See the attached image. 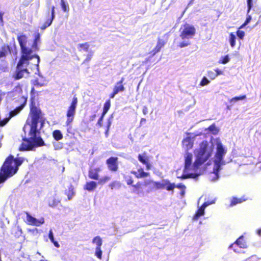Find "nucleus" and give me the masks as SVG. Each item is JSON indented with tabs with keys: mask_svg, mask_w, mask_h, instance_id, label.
<instances>
[{
	"mask_svg": "<svg viewBox=\"0 0 261 261\" xmlns=\"http://www.w3.org/2000/svg\"><path fill=\"white\" fill-rule=\"evenodd\" d=\"M30 117L31 119H28L23 127L25 133L29 132L28 136L23 139L20 147V150H32L34 147L44 145V141L40 135V129L43 125L40 120L41 111L33 103L31 107Z\"/></svg>",
	"mask_w": 261,
	"mask_h": 261,
	"instance_id": "1",
	"label": "nucleus"
},
{
	"mask_svg": "<svg viewBox=\"0 0 261 261\" xmlns=\"http://www.w3.org/2000/svg\"><path fill=\"white\" fill-rule=\"evenodd\" d=\"M17 39L21 47V58H30L33 61V67L37 68L38 64H39V57L34 54V52L39 50L38 45L41 43L40 35L39 33H36L34 35V40L31 47L30 43L28 40L25 35H20L17 37Z\"/></svg>",
	"mask_w": 261,
	"mask_h": 261,
	"instance_id": "2",
	"label": "nucleus"
},
{
	"mask_svg": "<svg viewBox=\"0 0 261 261\" xmlns=\"http://www.w3.org/2000/svg\"><path fill=\"white\" fill-rule=\"evenodd\" d=\"M185 167L186 174L189 178H195L204 171L203 163L198 159L193 163V155L189 152H186L184 156Z\"/></svg>",
	"mask_w": 261,
	"mask_h": 261,
	"instance_id": "3",
	"label": "nucleus"
},
{
	"mask_svg": "<svg viewBox=\"0 0 261 261\" xmlns=\"http://www.w3.org/2000/svg\"><path fill=\"white\" fill-rule=\"evenodd\" d=\"M213 147L215 148L216 152L213 158L214 171L217 172L221 167L225 164L224 156L227 152V148L222 143L219 138H212Z\"/></svg>",
	"mask_w": 261,
	"mask_h": 261,
	"instance_id": "4",
	"label": "nucleus"
},
{
	"mask_svg": "<svg viewBox=\"0 0 261 261\" xmlns=\"http://www.w3.org/2000/svg\"><path fill=\"white\" fill-rule=\"evenodd\" d=\"M33 61L31 60L30 58H20L17 66L16 73L14 75L16 80H19L23 77L27 76L30 73V69L35 74L39 72V64L37 68L33 67Z\"/></svg>",
	"mask_w": 261,
	"mask_h": 261,
	"instance_id": "5",
	"label": "nucleus"
},
{
	"mask_svg": "<svg viewBox=\"0 0 261 261\" xmlns=\"http://www.w3.org/2000/svg\"><path fill=\"white\" fill-rule=\"evenodd\" d=\"M196 34V29L190 24L186 23L181 26L179 29V37L182 41L178 46L181 47L188 46L190 44V40L192 39Z\"/></svg>",
	"mask_w": 261,
	"mask_h": 261,
	"instance_id": "6",
	"label": "nucleus"
},
{
	"mask_svg": "<svg viewBox=\"0 0 261 261\" xmlns=\"http://www.w3.org/2000/svg\"><path fill=\"white\" fill-rule=\"evenodd\" d=\"M213 152V143L211 140V143L207 141L201 142L199 147L195 150L194 153L196 158L204 163L212 156Z\"/></svg>",
	"mask_w": 261,
	"mask_h": 261,
	"instance_id": "7",
	"label": "nucleus"
},
{
	"mask_svg": "<svg viewBox=\"0 0 261 261\" xmlns=\"http://www.w3.org/2000/svg\"><path fill=\"white\" fill-rule=\"evenodd\" d=\"M77 105V98L75 96H74L72 98L70 105L68 107L67 110V120L66 123L67 125H69L74 119Z\"/></svg>",
	"mask_w": 261,
	"mask_h": 261,
	"instance_id": "8",
	"label": "nucleus"
},
{
	"mask_svg": "<svg viewBox=\"0 0 261 261\" xmlns=\"http://www.w3.org/2000/svg\"><path fill=\"white\" fill-rule=\"evenodd\" d=\"M199 136V135H194L193 134H188L182 141V148L184 149L185 151H188L189 150L192 149L193 146L194 140Z\"/></svg>",
	"mask_w": 261,
	"mask_h": 261,
	"instance_id": "9",
	"label": "nucleus"
},
{
	"mask_svg": "<svg viewBox=\"0 0 261 261\" xmlns=\"http://www.w3.org/2000/svg\"><path fill=\"white\" fill-rule=\"evenodd\" d=\"M247 247L246 243L244 241L243 237H240L236 242L230 246V248L232 249L234 252L241 253L240 249H244Z\"/></svg>",
	"mask_w": 261,
	"mask_h": 261,
	"instance_id": "10",
	"label": "nucleus"
},
{
	"mask_svg": "<svg viewBox=\"0 0 261 261\" xmlns=\"http://www.w3.org/2000/svg\"><path fill=\"white\" fill-rule=\"evenodd\" d=\"M92 243L96 246L95 253V255L99 259H101L102 251L101 250V246L102 244V239L99 236L95 237L92 240Z\"/></svg>",
	"mask_w": 261,
	"mask_h": 261,
	"instance_id": "11",
	"label": "nucleus"
},
{
	"mask_svg": "<svg viewBox=\"0 0 261 261\" xmlns=\"http://www.w3.org/2000/svg\"><path fill=\"white\" fill-rule=\"evenodd\" d=\"M26 220L28 224L35 226H40L44 223V218L41 217L37 219L32 216L29 213H27Z\"/></svg>",
	"mask_w": 261,
	"mask_h": 261,
	"instance_id": "12",
	"label": "nucleus"
},
{
	"mask_svg": "<svg viewBox=\"0 0 261 261\" xmlns=\"http://www.w3.org/2000/svg\"><path fill=\"white\" fill-rule=\"evenodd\" d=\"M117 158L111 157L107 160V164L109 169L112 171H116L118 169L117 164Z\"/></svg>",
	"mask_w": 261,
	"mask_h": 261,
	"instance_id": "13",
	"label": "nucleus"
},
{
	"mask_svg": "<svg viewBox=\"0 0 261 261\" xmlns=\"http://www.w3.org/2000/svg\"><path fill=\"white\" fill-rule=\"evenodd\" d=\"M138 160L140 162L146 165V169L149 170L151 168V164L149 163V158L146 153L140 154L138 155Z\"/></svg>",
	"mask_w": 261,
	"mask_h": 261,
	"instance_id": "14",
	"label": "nucleus"
},
{
	"mask_svg": "<svg viewBox=\"0 0 261 261\" xmlns=\"http://www.w3.org/2000/svg\"><path fill=\"white\" fill-rule=\"evenodd\" d=\"M55 17V7L53 6L51 8V18L50 20H48L46 22L41 26L40 28L42 30H45L47 27H49L52 23V21Z\"/></svg>",
	"mask_w": 261,
	"mask_h": 261,
	"instance_id": "15",
	"label": "nucleus"
},
{
	"mask_svg": "<svg viewBox=\"0 0 261 261\" xmlns=\"http://www.w3.org/2000/svg\"><path fill=\"white\" fill-rule=\"evenodd\" d=\"M237 36L236 33H230L229 35L228 41L231 47L234 48L236 45Z\"/></svg>",
	"mask_w": 261,
	"mask_h": 261,
	"instance_id": "16",
	"label": "nucleus"
},
{
	"mask_svg": "<svg viewBox=\"0 0 261 261\" xmlns=\"http://www.w3.org/2000/svg\"><path fill=\"white\" fill-rule=\"evenodd\" d=\"M221 169L222 168L221 167L220 169H219L216 173H215L216 172L214 171V168H213V172L211 173L209 176V178L212 181H216L219 179V172L221 170Z\"/></svg>",
	"mask_w": 261,
	"mask_h": 261,
	"instance_id": "17",
	"label": "nucleus"
},
{
	"mask_svg": "<svg viewBox=\"0 0 261 261\" xmlns=\"http://www.w3.org/2000/svg\"><path fill=\"white\" fill-rule=\"evenodd\" d=\"M132 173L138 178L147 177L149 175L148 173L145 172L142 169H139L137 172L133 171Z\"/></svg>",
	"mask_w": 261,
	"mask_h": 261,
	"instance_id": "18",
	"label": "nucleus"
},
{
	"mask_svg": "<svg viewBox=\"0 0 261 261\" xmlns=\"http://www.w3.org/2000/svg\"><path fill=\"white\" fill-rule=\"evenodd\" d=\"M175 188V185L174 183H171L169 180L165 179V189L167 191L173 192V190Z\"/></svg>",
	"mask_w": 261,
	"mask_h": 261,
	"instance_id": "19",
	"label": "nucleus"
},
{
	"mask_svg": "<svg viewBox=\"0 0 261 261\" xmlns=\"http://www.w3.org/2000/svg\"><path fill=\"white\" fill-rule=\"evenodd\" d=\"M97 184L95 181H90L87 182L85 186V189L89 191H91L96 188Z\"/></svg>",
	"mask_w": 261,
	"mask_h": 261,
	"instance_id": "20",
	"label": "nucleus"
},
{
	"mask_svg": "<svg viewBox=\"0 0 261 261\" xmlns=\"http://www.w3.org/2000/svg\"><path fill=\"white\" fill-rule=\"evenodd\" d=\"M113 90L117 93V94L119 92H122L125 90V88L123 84H121V83H117L115 84L114 87L113 88Z\"/></svg>",
	"mask_w": 261,
	"mask_h": 261,
	"instance_id": "21",
	"label": "nucleus"
},
{
	"mask_svg": "<svg viewBox=\"0 0 261 261\" xmlns=\"http://www.w3.org/2000/svg\"><path fill=\"white\" fill-rule=\"evenodd\" d=\"M89 176L90 178L97 180L98 179L99 175L97 173V170L91 169L89 172Z\"/></svg>",
	"mask_w": 261,
	"mask_h": 261,
	"instance_id": "22",
	"label": "nucleus"
},
{
	"mask_svg": "<svg viewBox=\"0 0 261 261\" xmlns=\"http://www.w3.org/2000/svg\"><path fill=\"white\" fill-rule=\"evenodd\" d=\"M176 177L178 178L186 179L189 178L188 174H186L185 170L184 169L182 171L177 170L176 171Z\"/></svg>",
	"mask_w": 261,
	"mask_h": 261,
	"instance_id": "23",
	"label": "nucleus"
},
{
	"mask_svg": "<svg viewBox=\"0 0 261 261\" xmlns=\"http://www.w3.org/2000/svg\"><path fill=\"white\" fill-rule=\"evenodd\" d=\"M204 211L205 209L202 207V206L200 207L195 215L194 216L193 219L194 220H197L199 217L203 216L204 214Z\"/></svg>",
	"mask_w": 261,
	"mask_h": 261,
	"instance_id": "24",
	"label": "nucleus"
},
{
	"mask_svg": "<svg viewBox=\"0 0 261 261\" xmlns=\"http://www.w3.org/2000/svg\"><path fill=\"white\" fill-rule=\"evenodd\" d=\"M207 130L213 135H217L219 132V129L214 124L210 126L207 129H205V130Z\"/></svg>",
	"mask_w": 261,
	"mask_h": 261,
	"instance_id": "25",
	"label": "nucleus"
},
{
	"mask_svg": "<svg viewBox=\"0 0 261 261\" xmlns=\"http://www.w3.org/2000/svg\"><path fill=\"white\" fill-rule=\"evenodd\" d=\"M230 59L229 55H227L225 56H221L218 62L219 64H226L230 61Z\"/></svg>",
	"mask_w": 261,
	"mask_h": 261,
	"instance_id": "26",
	"label": "nucleus"
},
{
	"mask_svg": "<svg viewBox=\"0 0 261 261\" xmlns=\"http://www.w3.org/2000/svg\"><path fill=\"white\" fill-rule=\"evenodd\" d=\"M245 201V199L242 198H232L231 199V203L230 204V206H233L236 205L237 204L241 203L242 202Z\"/></svg>",
	"mask_w": 261,
	"mask_h": 261,
	"instance_id": "27",
	"label": "nucleus"
},
{
	"mask_svg": "<svg viewBox=\"0 0 261 261\" xmlns=\"http://www.w3.org/2000/svg\"><path fill=\"white\" fill-rule=\"evenodd\" d=\"M53 135L54 139L57 141L60 140L63 138V135L61 131L59 130H56L54 131Z\"/></svg>",
	"mask_w": 261,
	"mask_h": 261,
	"instance_id": "28",
	"label": "nucleus"
},
{
	"mask_svg": "<svg viewBox=\"0 0 261 261\" xmlns=\"http://www.w3.org/2000/svg\"><path fill=\"white\" fill-rule=\"evenodd\" d=\"M66 194L68 196V200H70L72 198L74 195V188L72 186L69 187L68 191L66 192Z\"/></svg>",
	"mask_w": 261,
	"mask_h": 261,
	"instance_id": "29",
	"label": "nucleus"
},
{
	"mask_svg": "<svg viewBox=\"0 0 261 261\" xmlns=\"http://www.w3.org/2000/svg\"><path fill=\"white\" fill-rule=\"evenodd\" d=\"M89 47V45L88 43H85L83 44H79L77 45V48L80 51H88V49Z\"/></svg>",
	"mask_w": 261,
	"mask_h": 261,
	"instance_id": "30",
	"label": "nucleus"
},
{
	"mask_svg": "<svg viewBox=\"0 0 261 261\" xmlns=\"http://www.w3.org/2000/svg\"><path fill=\"white\" fill-rule=\"evenodd\" d=\"M165 44V42L164 41V40L161 39H159L158 40V43H157V45L155 48V53H157V52H159L160 49H161V48Z\"/></svg>",
	"mask_w": 261,
	"mask_h": 261,
	"instance_id": "31",
	"label": "nucleus"
},
{
	"mask_svg": "<svg viewBox=\"0 0 261 261\" xmlns=\"http://www.w3.org/2000/svg\"><path fill=\"white\" fill-rule=\"evenodd\" d=\"M110 106H111L110 100H108L105 102V103L104 105L102 116H104L108 112V110H109V109L110 108Z\"/></svg>",
	"mask_w": 261,
	"mask_h": 261,
	"instance_id": "32",
	"label": "nucleus"
},
{
	"mask_svg": "<svg viewBox=\"0 0 261 261\" xmlns=\"http://www.w3.org/2000/svg\"><path fill=\"white\" fill-rule=\"evenodd\" d=\"M154 186L157 189H165V179L161 182H155Z\"/></svg>",
	"mask_w": 261,
	"mask_h": 261,
	"instance_id": "33",
	"label": "nucleus"
},
{
	"mask_svg": "<svg viewBox=\"0 0 261 261\" xmlns=\"http://www.w3.org/2000/svg\"><path fill=\"white\" fill-rule=\"evenodd\" d=\"M207 76L212 80L215 79L217 77L215 72L212 70H208L207 71Z\"/></svg>",
	"mask_w": 261,
	"mask_h": 261,
	"instance_id": "34",
	"label": "nucleus"
},
{
	"mask_svg": "<svg viewBox=\"0 0 261 261\" xmlns=\"http://www.w3.org/2000/svg\"><path fill=\"white\" fill-rule=\"evenodd\" d=\"M210 83V81L206 77H203L200 83V85L203 87L208 85Z\"/></svg>",
	"mask_w": 261,
	"mask_h": 261,
	"instance_id": "35",
	"label": "nucleus"
},
{
	"mask_svg": "<svg viewBox=\"0 0 261 261\" xmlns=\"http://www.w3.org/2000/svg\"><path fill=\"white\" fill-rule=\"evenodd\" d=\"M61 7L64 12H68L69 11V7L67 4H66L64 0H61Z\"/></svg>",
	"mask_w": 261,
	"mask_h": 261,
	"instance_id": "36",
	"label": "nucleus"
},
{
	"mask_svg": "<svg viewBox=\"0 0 261 261\" xmlns=\"http://www.w3.org/2000/svg\"><path fill=\"white\" fill-rule=\"evenodd\" d=\"M245 33L244 31H241L240 30H238L236 34V36H237L239 37V38L241 40L243 39L245 36Z\"/></svg>",
	"mask_w": 261,
	"mask_h": 261,
	"instance_id": "37",
	"label": "nucleus"
},
{
	"mask_svg": "<svg viewBox=\"0 0 261 261\" xmlns=\"http://www.w3.org/2000/svg\"><path fill=\"white\" fill-rule=\"evenodd\" d=\"M246 98V95H243L239 97H235L232 98H231L230 100V102H236L239 100H244Z\"/></svg>",
	"mask_w": 261,
	"mask_h": 261,
	"instance_id": "38",
	"label": "nucleus"
},
{
	"mask_svg": "<svg viewBox=\"0 0 261 261\" xmlns=\"http://www.w3.org/2000/svg\"><path fill=\"white\" fill-rule=\"evenodd\" d=\"M247 12L249 13L253 6V0H247Z\"/></svg>",
	"mask_w": 261,
	"mask_h": 261,
	"instance_id": "39",
	"label": "nucleus"
},
{
	"mask_svg": "<svg viewBox=\"0 0 261 261\" xmlns=\"http://www.w3.org/2000/svg\"><path fill=\"white\" fill-rule=\"evenodd\" d=\"M121 184L118 181H114L111 183L109 186L112 189H113L114 188H119L120 187Z\"/></svg>",
	"mask_w": 261,
	"mask_h": 261,
	"instance_id": "40",
	"label": "nucleus"
},
{
	"mask_svg": "<svg viewBox=\"0 0 261 261\" xmlns=\"http://www.w3.org/2000/svg\"><path fill=\"white\" fill-rule=\"evenodd\" d=\"M215 200H212L211 202L206 201L202 205V207H203L204 209L208 206V205L214 204L215 203Z\"/></svg>",
	"mask_w": 261,
	"mask_h": 261,
	"instance_id": "41",
	"label": "nucleus"
},
{
	"mask_svg": "<svg viewBox=\"0 0 261 261\" xmlns=\"http://www.w3.org/2000/svg\"><path fill=\"white\" fill-rule=\"evenodd\" d=\"M111 178L109 176H105L100 179L99 182L101 184H104L110 180Z\"/></svg>",
	"mask_w": 261,
	"mask_h": 261,
	"instance_id": "42",
	"label": "nucleus"
},
{
	"mask_svg": "<svg viewBox=\"0 0 261 261\" xmlns=\"http://www.w3.org/2000/svg\"><path fill=\"white\" fill-rule=\"evenodd\" d=\"M246 261H261V258H257L256 256H252L250 258H248Z\"/></svg>",
	"mask_w": 261,
	"mask_h": 261,
	"instance_id": "43",
	"label": "nucleus"
},
{
	"mask_svg": "<svg viewBox=\"0 0 261 261\" xmlns=\"http://www.w3.org/2000/svg\"><path fill=\"white\" fill-rule=\"evenodd\" d=\"M252 19V17L249 13H248L247 12V18L246 19L245 21L244 22L247 25L250 22Z\"/></svg>",
	"mask_w": 261,
	"mask_h": 261,
	"instance_id": "44",
	"label": "nucleus"
},
{
	"mask_svg": "<svg viewBox=\"0 0 261 261\" xmlns=\"http://www.w3.org/2000/svg\"><path fill=\"white\" fill-rule=\"evenodd\" d=\"M215 72L216 73V74L217 75V76L220 75H223L224 74V72L219 68H216L215 69Z\"/></svg>",
	"mask_w": 261,
	"mask_h": 261,
	"instance_id": "45",
	"label": "nucleus"
},
{
	"mask_svg": "<svg viewBox=\"0 0 261 261\" xmlns=\"http://www.w3.org/2000/svg\"><path fill=\"white\" fill-rule=\"evenodd\" d=\"M6 50L5 49V48H2V49L0 50V58L4 57L6 55Z\"/></svg>",
	"mask_w": 261,
	"mask_h": 261,
	"instance_id": "46",
	"label": "nucleus"
},
{
	"mask_svg": "<svg viewBox=\"0 0 261 261\" xmlns=\"http://www.w3.org/2000/svg\"><path fill=\"white\" fill-rule=\"evenodd\" d=\"M48 238L51 242H54V241L55 240L54 238L53 232L51 230H50L49 231Z\"/></svg>",
	"mask_w": 261,
	"mask_h": 261,
	"instance_id": "47",
	"label": "nucleus"
},
{
	"mask_svg": "<svg viewBox=\"0 0 261 261\" xmlns=\"http://www.w3.org/2000/svg\"><path fill=\"white\" fill-rule=\"evenodd\" d=\"M125 178L127 185H130L133 184V180L130 177L125 176Z\"/></svg>",
	"mask_w": 261,
	"mask_h": 261,
	"instance_id": "48",
	"label": "nucleus"
},
{
	"mask_svg": "<svg viewBox=\"0 0 261 261\" xmlns=\"http://www.w3.org/2000/svg\"><path fill=\"white\" fill-rule=\"evenodd\" d=\"M175 188H178L180 190H185L186 189V187L181 184L177 185H175Z\"/></svg>",
	"mask_w": 261,
	"mask_h": 261,
	"instance_id": "49",
	"label": "nucleus"
},
{
	"mask_svg": "<svg viewBox=\"0 0 261 261\" xmlns=\"http://www.w3.org/2000/svg\"><path fill=\"white\" fill-rule=\"evenodd\" d=\"M34 85H36V86H38L41 87V86H44V83H39L38 80H36L35 81V82Z\"/></svg>",
	"mask_w": 261,
	"mask_h": 261,
	"instance_id": "50",
	"label": "nucleus"
},
{
	"mask_svg": "<svg viewBox=\"0 0 261 261\" xmlns=\"http://www.w3.org/2000/svg\"><path fill=\"white\" fill-rule=\"evenodd\" d=\"M143 113L144 114V115H146L148 113V108L146 106H144L143 108Z\"/></svg>",
	"mask_w": 261,
	"mask_h": 261,
	"instance_id": "51",
	"label": "nucleus"
},
{
	"mask_svg": "<svg viewBox=\"0 0 261 261\" xmlns=\"http://www.w3.org/2000/svg\"><path fill=\"white\" fill-rule=\"evenodd\" d=\"M30 231L32 232L34 234H37L38 233V230L37 228H34L32 230H30Z\"/></svg>",
	"mask_w": 261,
	"mask_h": 261,
	"instance_id": "52",
	"label": "nucleus"
},
{
	"mask_svg": "<svg viewBox=\"0 0 261 261\" xmlns=\"http://www.w3.org/2000/svg\"><path fill=\"white\" fill-rule=\"evenodd\" d=\"M116 94H117V93H115V92L113 90L112 93L110 95V97L111 98H113Z\"/></svg>",
	"mask_w": 261,
	"mask_h": 261,
	"instance_id": "53",
	"label": "nucleus"
},
{
	"mask_svg": "<svg viewBox=\"0 0 261 261\" xmlns=\"http://www.w3.org/2000/svg\"><path fill=\"white\" fill-rule=\"evenodd\" d=\"M52 243L56 247L59 248L60 247V245L59 244V243L55 241V240L54 241V242H52Z\"/></svg>",
	"mask_w": 261,
	"mask_h": 261,
	"instance_id": "54",
	"label": "nucleus"
},
{
	"mask_svg": "<svg viewBox=\"0 0 261 261\" xmlns=\"http://www.w3.org/2000/svg\"><path fill=\"white\" fill-rule=\"evenodd\" d=\"M247 24L244 22L242 25L240 26L239 30H240V29L244 28Z\"/></svg>",
	"mask_w": 261,
	"mask_h": 261,
	"instance_id": "55",
	"label": "nucleus"
},
{
	"mask_svg": "<svg viewBox=\"0 0 261 261\" xmlns=\"http://www.w3.org/2000/svg\"><path fill=\"white\" fill-rule=\"evenodd\" d=\"M124 81V78L122 77L121 80L119 82H118L117 83H121V84H123Z\"/></svg>",
	"mask_w": 261,
	"mask_h": 261,
	"instance_id": "56",
	"label": "nucleus"
},
{
	"mask_svg": "<svg viewBox=\"0 0 261 261\" xmlns=\"http://www.w3.org/2000/svg\"><path fill=\"white\" fill-rule=\"evenodd\" d=\"M3 13H2V12L0 11V20L1 21H3Z\"/></svg>",
	"mask_w": 261,
	"mask_h": 261,
	"instance_id": "57",
	"label": "nucleus"
},
{
	"mask_svg": "<svg viewBox=\"0 0 261 261\" xmlns=\"http://www.w3.org/2000/svg\"><path fill=\"white\" fill-rule=\"evenodd\" d=\"M49 205L50 206L53 207V206H55L56 205V204L55 203V202L54 201L53 204H51L49 203Z\"/></svg>",
	"mask_w": 261,
	"mask_h": 261,
	"instance_id": "58",
	"label": "nucleus"
},
{
	"mask_svg": "<svg viewBox=\"0 0 261 261\" xmlns=\"http://www.w3.org/2000/svg\"><path fill=\"white\" fill-rule=\"evenodd\" d=\"M181 191L180 194L181 196H184L185 194V190H181Z\"/></svg>",
	"mask_w": 261,
	"mask_h": 261,
	"instance_id": "59",
	"label": "nucleus"
},
{
	"mask_svg": "<svg viewBox=\"0 0 261 261\" xmlns=\"http://www.w3.org/2000/svg\"><path fill=\"white\" fill-rule=\"evenodd\" d=\"M257 234L259 236H261V228L257 231Z\"/></svg>",
	"mask_w": 261,
	"mask_h": 261,
	"instance_id": "60",
	"label": "nucleus"
},
{
	"mask_svg": "<svg viewBox=\"0 0 261 261\" xmlns=\"http://www.w3.org/2000/svg\"><path fill=\"white\" fill-rule=\"evenodd\" d=\"M93 169L97 170V173H98V172L100 171V169L99 168H97Z\"/></svg>",
	"mask_w": 261,
	"mask_h": 261,
	"instance_id": "61",
	"label": "nucleus"
},
{
	"mask_svg": "<svg viewBox=\"0 0 261 261\" xmlns=\"http://www.w3.org/2000/svg\"><path fill=\"white\" fill-rule=\"evenodd\" d=\"M145 120H145V119H144V118H142V119H141V122H142L143 121H145Z\"/></svg>",
	"mask_w": 261,
	"mask_h": 261,
	"instance_id": "62",
	"label": "nucleus"
},
{
	"mask_svg": "<svg viewBox=\"0 0 261 261\" xmlns=\"http://www.w3.org/2000/svg\"><path fill=\"white\" fill-rule=\"evenodd\" d=\"M110 125H111V122H110V121H109V124H108V129H109V127L110 126Z\"/></svg>",
	"mask_w": 261,
	"mask_h": 261,
	"instance_id": "63",
	"label": "nucleus"
},
{
	"mask_svg": "<svg viewBox=\"0 0 261 261\" xmlns=\"http://www.w3.org/2000/svg\"><path fill=\"white\" fill-rule=\"evenodd\" d=\"M90 59H91V57H88V58L87 59V60L89 61Z\"/></svg>",
	"mask_w": 261,
	"mask_h": 261,
	"instance_id": "64",
	"label": "nucleus"
}]
</instances>
